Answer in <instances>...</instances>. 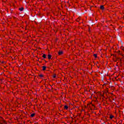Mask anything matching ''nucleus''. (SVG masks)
<instances>
[{"instance_id":"f257e3e1","label":"nucleus","mask_w":124,"mask_h":124,"mask_svg":"<svg viewBox=\"0 0 124 124\" xmlns=\"http://www.w3.org/2000/svg\"><path fill=\"white\" fill-rule=\"evenodd\" d=\"M47 58H48V60H51V58H52V56L50 54H48L47 55Z\"/></svg>"},{"instance_id":"f03ea898","label":"nucleus","mask_w":124,"mask_h":124,"mask_svg":"<svg viewBox=\"0 0 124 124\" xmlns=\"http://www.w3.org/2000/svg\"><path fill=\"white\" fill-rule=\"evenodd\" d=\"M64 109H65L66 110H67L68 109V106H64Z\"/></svg>"},{"instance_id":"7ed1b4c3","label":"nucleus","mask_w":124,"mask_h":124,"mask_svg":"<svg viewBox=\"0 0 124 124\" xmlns=\"http://www.w3.org/2000/svg\"><path fill=\"white\" fill-rule=\"evenodd\" d=\"M42 68H43V70L44 71V70H46V66H43L42 67Z\"/></svg>"},{"instance_id":"20e7f679","label":"nucleus","mask_w":124,"mask_h":124,"mask_svg":"<svg viewBox=\"0 0 124 124\" xmlns=\"http://www.w3.org/2000/svg\"><path fill=\"white\" fill-rule=\"evenodd\" d=\"M114 117V116L110 115L109 116V118L110 119V120H112L113 119V118Z\"/></svg>"},{"instance_id":"39448f33","label":"nucleus","mask_w":124,"mask_h":124,"mask_svg":"<svg viewBox=\"0 0 124 124\" xmlns=\"http://www.w3.org/2000/svg\"><path fill=\"white\" fill-rule=\"evenodd\" d=\"M43 58L44 59H46V54H44L43 55Z\"/></svg>"},{"instance_id":"423d86ee","label":"nucleus","mask_w":124,"mask_h":124,"mask_svg":"<svg viewBox=\"0 0 124 124\" xmlns=\"http://www.w3.org/2000/svg\"><path fill=\"white\" fill-rule=\"evenodd\" d=\"M34 116H35V114L34 113H32L31 115V117H34Z\"/></svg>"},{"instance_id":"0eeeda50","label":"nucleus","mask_w":124,"mask_h":124,"mask_svg":"<svg viewBox=\"0 0 124 124\" xmlns=\"http://www.w3.org/2000/svg\"><path fill=\"white\" fill-rule=\"evenodd\" d=\"M62 51H59L58 53L59 55H62Z\"/></svg>"},{"instance_id":"6e6552de","label":"nucleus","mask_w":124,"mask_h":124,"mask_svg":"<svg viewBox=\"0 0 124 124\" xmlns=\"http://www.w3.org/2000/svg\"><path fill=\"white\" fill-rule=\"evenodd\" d=\"M100 9H102V10H103V9H104V7L103 6H101Z\"/></svg>"},{"instance_id":"1a4fd4ad","label":"nucleus","mask_w":124,"mask_h":124,"mask_svg":"<svg viewBox=\"0 0 124 124\" xmlns=\"http://www.w3.org/2000/svg\"><path fill=\"white\" fill-rule=\"evenodd\" d=\"M93 56L95 58H96L97 57V55L96 54H94Z\"/></svg>"},{"instance_id":"9d476101","label":"nucleus","mask_w":124,"mask_h":124,"mask_svg":"<svg viewBox=\"0 0 124 124\" xmlns=\"http://www.w3.org/2000/svg\"><path fill=\"white\" fill-rule=\"evenodd\" d=\"M23 9H24L23 8H21L19 9L20 11H22L23 10Z\"/></svg>"},{"instance_id":"9b49d317","label":"nucleus","mask_w":124,"mask_h":124,"mask_svg":"<svg viewBox=\"0 0 124 124\" xmlns=\"http://www.w3.org/2000/svg\"><path fill=\"white\" fill-rule=\"evenodd\" d=\"M56 76H57L54 74V75H53V78H56Z\"/></svg>"},{"instance_id":"f8f14e48","label":"nucleus","mask_w":124,"mask_h":124,"mask_svg":"<svg viewBox=\"0 0 124 124\" xmlns=\"http://www.w3.org/2000/svg\"><path fill=\"white\" fill-rule=\"evenodd\" d=\"M39 77H43V75H39Z\"/></svg>"}]
</instances>
